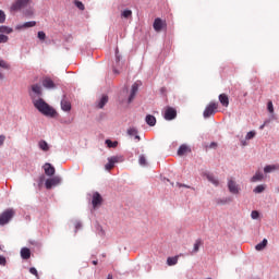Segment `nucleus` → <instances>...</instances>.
<instances>
[{"instance_id": "6e6d98bb", "label": "nucleus", "mask_w": 279, "mask_h": 279, "mask_svg": "<svg viewBox=\"0 0 279 279\" xmlns=\"http://www.w3.org/2000/svg\"><path fill=\"white\" fill-rule=\"evenodd\" d=\"M247 145V142L242 141V146L245 147Z\"/></svg>"}, {"instance_id": "c756f323", "label": "nucleus", "mask_w": 279, "mask_h": 279, "mask_svg": "<svg viewBox=\"0 0 279 279\" xmlns=\"http://www.w3.org/2000/svg\"><path fill=\"white\" fill-rule=\"evenodd\" d=\"M121 19H132V10L125 9L121 12Z\"/></svg>"}, {"instance_id": "49530a36", "label": "nucleus", "mask_w": 279, "mask_h": 279, "mask_svg": "<svg viewBox=\"0 0 279 279\" xmlns=\"http://www.w3.org/2000/svg\"><path fill=\"white\" fill-rule=\"evenodd\" d=\"M116 60L117 62L121 61V56H119V48H116Z\"/></svg>"}, {"instance_id": "412c9836", "label": "nucleus", "mask_w": 279, "mask_h": 279, "mask_svg": "<svg viewBox=\"0 0 279 279\" xmlns=\"http://www.w3.org/2000/svg\"><path fill=\"white\" fill-rule=\"evenodd\" d=\"M265 178V175L263 174V172H260V171H257L256 173H255V175H253L252 178H251V182H263V179Z\"/></svg>"}, {"instance_id": "c9c22d12", "label": "nucleus", "mask_w": 279, "mask_h": 279, "mask_svg": "<svg viewBox=\"0 0 279 279\" xmlns=\"http://www.w3.org/2000/svg\"><path fill=\"white\" fill-rule=\"evenodd\" d=\"M265 191V185L264 184H260V185H257L254 190H253V193H263Z\"/></svg>"}, {"instance_id": "5fc2aeb1", "label": "nucleus", "mask_w": 279, "mask_h": 279, "mask_svg": "<svg viewBox=\"0 0 279 279\" xmlns=\"http://www.w3.org/2000/svg\"><path fill=\"white\" fill-rule=\"evenodd\" d=\"M80 228H82V223L78 222V223H76V230Z\"/></svg>"}, {"instance_id": "c03bdc74", "label": "nucleus", "mask_w": 279, "mask_h": 279, "mask_svg": "<svg viewBox=\"0 0 279 279\" xmlns=\"http://www.w3.org/2000/svg\"><path fill=\"white\" fill-rule=\"evenodd\" d=\"M0 23H5V12L0 10Z\"/></svg>"}, {"instance_id": "a211bd4d", "label": "nucleus", "mask_w": 279, "mask_h": 279, "mask_svg": "<svg viewBox=\"0 0 279 279\" xmlns=\"http://www.w3.org/2000/svg\"><path fill=\"white\" fill-rule=\"evenodd\" d=\"M205 177L207 178L208 182L214 184V186H219V179H217L215 175L210 173H205Z\"/></svg>"}, {"instance_id": "2eb2a0df", "label": "nucleus", "mask_w": 279, "mask_h": 279, "mask_svg": "<svg viewBox=\"0 0 279 279\" xmlns=\"http://www.w3.org/2000/svg\"><path fill=\"white\" fill-rule=\"evenodd\" d=\"M61 110H63V112H71V101L66 98L61 100Z\"/></svg>"}, {"instance_id": "79ce46f5", "label": "nucleus", "mask_w": 279, "mask_h": 279, "mask_svg": "<svg viewBox=\"0 0 279 279\" xmlns=\"http://www.w3.org/2000/svg\"><path fill=\"white\" fill-rule=\"evenodd\" d=\"M258 217H260V214L257 210H253L251 213V218L252 219H258Z\"/></svg>"}, {"instance_id": "dca6fc26", "label": "nucleus", "mask_w": 279, "mask_h": 279, "mask_svg": "<svg viewBox=\"0 0 279 279\" xmlns=\"http://www.w3.org/2000/svg\"><path fill=\"white\" fill-rule=\"evenodd\" d=\"M21 257L23 260H29V258H32V251H29L27 247H23L21 250Z\"/></svg>"}, {"instance_id": "4c0bfd02", "label": "nucleus", "mask_w": 279, "mask_h": 279, "mask_svg": "<svg viewBox=\"0 0 279 279\" xmlns=\"http://www.w3.org/2000/svg\"><path fill=\"white\" fill-rule=\"evenodd\" d=\"M37 38H39V40H46L47 34H45V32H43V31H39L37 33Z\"/></svg>"}, {"instance_id": "7ed1b4c3", "label": "nucleus", "mask_w": 279, "mask_h": 279, "mask_svg": "<svg viewBox=\"0 0 279 279\" xmlns=\"http://www.w3.org/2000/svg\"><path fill=\"white\" fill-rule=\"evenodd\" d=\"M217 108H219L217 102H209L203 112L204 119H210L217 112Z\"/></svg>"}, {"instance_id": "de8ad7c7", "label": "nucleus", "mask_w": 279, "mask_h": 279, "mask_svg": "<svg viewBox=\"0 0 279 279\" xmlns=\"http://www.w3.org/2000/svg\"><path fill=\"white\" fill-rule=\"evenodd\" d=\"M5 143V135H0V147Z\"/></svg>"}, {"instance_id": "423d86ee", "label": "nucleus", "mask_w": 279, "mask_h": 279, "mask_svg": "<svg viewBox=\"0 0 279 279\" xmlns=\"http://www.w3.org/2000/svg\"><path fill=\"white\" fill-rule=\"evenodd\" d=\"M227 186L229 189V193L232 195H239V193H241V187H239V184H236V181L232 178L228 179Z\"/></svg>"}, {"instance_id": "aec40b11", "label": "nucleus", "mask_w": 279, "mask_h": 279, "mask_svg": "<svg viewBox=\"0 0 279 279\" xmlns=\"http://www.w3.org/2000/svg\"><path fill=\"white\" fill-rule=\"evenodd\" d=\"M145 122L150 128H154V125H156V117H154L153 114H147L146 118H145Z\"/></svg>"}, {"instance_id": "f03ea898", "label": "nucleus", "mask_w": 279, "mask_h": 279, "mask_svg": "<svg viewBox=\"0 0 279 279\" xmlns=\"http://www.w3.org/2000/svg\"><path fill=\"white\" fill-rule=\"evenodd\" d=\"M15 215L14 209L9 208L0 215V226H8Z\"/></svg>"}, {"instance_id": "3c124183", "label": "nucleus", "mask_w": 279, "mask_h": 279, "mask_svg": "<svg viewBox=\"0 0 279 279\" xmlns=\"http://www.w3.org/2000/svg\"><path fill=\"white\" fill-rule=\"evenodd\" d=\"M99 232H98V234L100 235V236H104V234H106V232L104 231V229H101V227H99Z\"/></svg>"}, {"instance_id": "393cba45", "label": "nucleus", "mask_w": 279, "mask_h": 279, "mask_svg": "<svg viewBox=\"0 0 279 279\" xmlns=\"http://www.w3.org/2000/svg\"><path fill=\"white\" fill-rule=\"evenodd\" d=\"M108 104V96L104 95L97 104V108L102 109Z\"/></svg>"}, {"instance_id": "37998d69", "label": "nucleus", "mask_w": 279, "mask_h": 279, "mask_svg": "<svg viewBox=\"0 0 279 279\" xmlns=\"http://www.w3.org/2000/svg\"><path fill=\"white\" fill-rule=\"evenodd\" d=\"M0 265H1L2 267H5V265H8V260H7L5 257L2 256V255H0Z\"/></svg>"}, {"instance_id": "4d7b16f0", "label": "nucleus", "mask_w": 279, "mask_h": 279, "mask_svg": "<svg viewBox=\"0 0 279 279\" xmlns=\"http://www.w3.org/2000/svg\"><path fill=\"white\" fill-rule=\"evenodd\" d=\"M113 73H116L117 75H119V71H117V69H113Z\"/></svg>"}, {"instance_id": "f704fd0d", "label": "nucleus", "mask_w": 279, "mask_h": 279, "mask_svg": "<svg viewBox=\"0 0 279 279\" xmlns=\"http://www.w3.org/2000/svg\"><path fill=\"white\" fill-rule=\"evenodd\" d=\"M74 5H76V8L78 10H82V11L85 10L84 3L82 1H80V0H74Z\"/></svg>"}, {"instance_id": "5701e85b", "label": "nucleus", "mask_w": 279, "mask_h": 279, "mask_svg": "<svg viewBox=\"0 0 279 279\" xmlns=\"http://www.w3.org/2000/svg\"><path fill=\"white\" fill-rule=\"evenodd\" d=\"M128 134L129 136H135L136 141H141V136H138V130H136L135 128H130L128 130Z\"/></svg>"}, {"instance_id": "72a5a7b5", "label": "nucleus", "mask_w": 279, "mask_h": 279, "mask_svg": "<svg viewBox=\"0 0 279 279\" xmlns=\"http://www.w3.org/2000/svg\"><path fill=\"white\" fill-rule=\"evenodd\" d=\"M138 163L141 167H147V158H145V155H140Z\"/></svg>"}, {"instance_id": "7c9ffc66", "label": "nucleus", "mask_w": 279, "mask_h": 279, "mask_svg": "<svg viewBox=\"0 0 279 279\" xmlns=\"http://www.w3.org/2000/svg\"><path fill=\"white\" fill-rule=\"evenodd\" d=\"M0 69H4V71H10L12 66L10 65V63H8V61L0 59Z\"/></svg>"}, {"instance_id": "864d4df0", "label": "nucleus", "mask_w": 279, "mask_h": 279, "mask_svg": "<svg viewBox=\"0 0 279 279\" xmlns=\"http://www.w3.org/2000/svg\"><path fill=\"white\" fill-rule=\"evenodd\" d=\"M265 125H267V122L264 123V124H262V125L259 126V130H264V129H265Z\"/></svg>"}, {"instance_id": "58836bf2", "label": "nucleus", "mask_w": 279, "mask_h": 279, "mask_svg": "<svg viewBox=\"0 0 279 279\" xmlns=\"http://www.w3.org/2000/svg\"><path fill=\"white\" fill-rule=\"evenodd\" d=\"M10 38L7 35L0 34V44L8 43Z\"/></svg>"}, {"instance_id": "6ab92c4d", "label": "nucleus", "mask_w": 279, "mask_h": 279, "mask_svg": "<svg viewBox=\"0 0 279 279\" xmlns=\"http://www.w3.org/2000/svg\"><path fill=\"white\" fill-rule=\"evenodd\" d=\"M38 147H39V149H41V151H49V149H51V147L45 140H41L38 142Z\"/></svg>"}, {"instance_id": "ea45409f", "label": "nucleus", "mask_w": 279, "mask_h": 279, "mask_svg": "<svg viewBox=\"0 0 279 279\" xmlns=\"http://www.w3.org/2000/svg\"><path fill=\"white\" fill-rule=\"evenodd\" d=\"M267 109H268V112H270V114H274V102L268 101Z\"/></svg>"}, {"instance_id": "ddd939ff", "label": "nucleus", "mask_w": 279, "mask_h": 279, "mask_svg": "<svg viewBox=\"0 0 279 279\" xmlns=\"http://www.w3.org/2000/svg\"><path fill=\"white\" fill-rule=\"evenodd\" d=\"M44 170L46 175H54L56 174V168L53 166H51V163H45L44 165Z\"/></svg>"}, {"instance_id": "1a4fd4ad", "label": "nucleus", "mask_w": 279, "mask_h": 279, "mask_svg": "<svg viewBox=\"0 0 279 279\" xmlns=\"http://www.w3.org/2000/svg\"><path fill=\"white\" fill-rule=\"evenodd\" d=\"M62 182V179L60 177H53L51 179L46 180V189H53V186H58Z\"/></svg>"}, {"instance_id": "13d9d810", "label": "nucleus", "mask_w": 279, "mask_h": 279, "mask_svg": "<svg viewBox=\"0 0 279 279\" xmlns=\"http://www.w3.org/2000/svg\"><path fill=\"white\" fill-rule=\"evenodd\" d=\"M92 263H93V265H97L98 262L97 260H93Z\"/></svg>"}, {"instance_id": "b1692460", "label": "nucleus", "mask_w": 279, "mask_h": 279, "mask_svg": "<svg viewBox=\"0 0 279 279\" xmlns=\"http://www.w3.org/2000/svg\"><path fill=\"white\" fill-rule=\"evenodd\" d=\"M267 239H264L260 243H258L257 245H255V250L257 252H263V250H265V247H267Z\"/></svg>"}, {"instance_id": "39448f33", "label": "nucleus", "mask_w": 279, "mask_h": 279, "mask_svg": "<svg viewBox=\"0 0 279 279\" xmlns=\"http://www.w3.org/2000/svg\"><path fill=\"white\" fill-rule=\"evenodd\" d=\"M178 117V110L173 107H166L163 111V119L166 121H173Z\"/></svg>"}, {"instance_id": "8fccbe9b", "label": "nucleus", "mask_w": 279, "mask_h": 279, "mask_svg": "<svg viewBox=\"0 0 279 279\" xmlns=\"http://www.w3.org/2000/svg\"><path fill=\"white\" fill-rule=\"evenodd\" d=\"M25 15H26V16H33V15H34V11H26V12H25Z\"/></svg>"}, {"instance_id": "6e6552de", "label": "nucleus", "mask_w": 279, "mask_h": 279, "mask_svg": "<svg viewBox=\"0 0 279 279\" xmlns=\"http://www.w3.org/2000/svg\"><path fill=\"white\" fill-rule=\"evenodd\" d=\"M120 160L121 157L118 156L109 157L108 162L105 165L106 170L110 171L111 169H114V165H117V162H120Z\"/></svg>"}, {"instance_id": "bb28decb", "label": "nucleus", "mask_w": 279, "mask_h": 279, "mask_svg": "<svg viewBox=\"0 0 279 279\" xmlns=\"http://www.w3.org/2000/svg\"><path fill=\"white\" fill-rule=\"evenodd\" d=\"M178 256H173V257H168L167 258V265L169 267H173V265H178Z\"/></svg>"}, {"instance_id": "603ef678", "label": "nucleus", "mask_w": 279, "mask_h": 279, "mask_svg": "<svg viewBox=\"0 0 279 279\" xmlns=\"http://www.w3.org/2000/svg\"><path fill=\"white\" fill-rule=\"evenodd\" d=\"M3 80H5V74H3L2 72H0V82H3Z\"/></svg>"}, {"instance_id": "0eeeda50", "label": "nucleus", "mask_w": 279, "mask_h": 279, "mask_svg": "<svg viewBox=\"0 0 279 279\" xmlns=\"http://www.w3.org/2000/svg\"><path fill=\"white\" fill-rule=\"evenodd\" d=\"M141 87V82H135L131 87V94L129 96V104H132L136 97V93H138V88Z\"/></svg>"}, {"instance_id": "4be33fe9", "label": "nucleus", "mask_w": 279, "mask_h": 279, "mask_svg": "<svg viewBox=\"0 0 279 279\" xmlns=\"http://www.w3.org/2000/svg\"><path fill=\"white\" fill-rule=\"evenodd\" d=\"M29 27H36V21L26 22L22 25H17L16 29H23V28H29Z\"/></svg>"}, {"instance_id": "2f4dec72", "label": "nucleus", "mask_w": 279, "mask_h": 279, "mask_svg": "<svg viewBox=\"0 0 279 279\" xmlns=\"http://www.w3.org/2000/svg\"><path fill=\"white\" fill-rule=\"evenodd\" d=\"M105 143H106L107 147L112 148V149H114L119 145V142H117V141L112 142L111 140H106Z\"/></svg>"}, {"instance_id": "a878e982", "label": "nucleus", "mask_w": 279, "mask_h": 279, "mask_svg": "<svg viewBox=\"0 0 279 279\" xmlns=\"http://www.w3.org/2000/svg\"><path fill=\"white\" fill-rule=\"evenodd\" d=\"M277 169H279L278 166L276 165H268L264 168V172L265 173H274V171H277Z\"/></svg>"}, {"instance_id": "e433bc0d", "label": "nucleus", "mask_w": 279, "mask_h": 279, "mask_svg": "<svg viewBox=\"0 0 279 279\" xmlns=\"http://www.w3.org/2000/svg\"><path fill=\"white\" fill-rule=\"evenodd\" d=\"M255 136H256V132L250 131L245 136V141H252V138H254Z\"/></svg>"}, {"instance_id": "bf43d9fd", "label": "nucleus", "mask_w": 279, "mask_h": 279, "mask_svg": "<svg viewBox=\"0 0 279 279\" xmlns=\"http://www.w3.org/2000/svg\"><path fill=\"white\" fill-rule=\"evenodd\" d=\"M107 279H112V275H108Z\"/></svg>"}, {"instance_id": "9b49d317", "label": "nucleus", "mask_w": 279, "mask_h": 279, "mask_svg": "<svg viewBox=\"0 0 279 279\" xmlns=\"http://www.w3.org/2000/svg\"><path fill=\"white\" fill-rule=\"evenodd\" d=\"M153 27L155 32H162V27H165V22L160 17H157L154 21Z\"/></svg>"}, {"instance_id": "09e8293b", "label": "nucleus", "mask_w": 279, "mask_h": 279, "mask_svg": "<svg viewBox=\"0 0 279 279\" xmlns=\"http://www.w3.org/2000/svg\"><path fill=\"white\" fill-rule=\"evenodd\" d=\"M210 149H217V143L216 142H211L209 145Z\"/></svg>"}, {"instance_id": "f8f14e48", "label": "nucleus", "mask_w": 279, "mask_h": 279, "mask_svg": "<svg viewBox=\"0 0 279 279\" xmlns=\"http://www.w3.org/2000/svg\"><path fill=\"white\" fill-rule=\"evenodd\" d=\"M43 86L44 88H48L49 90L56 88V83H53V80H51L50 77H45L43 80Z\"/></svg>"}, {"instance_id": "a19ab883", "label": "nucleus", "mask_w": 279, "mask_h": 279, "mask_svg": "<svg viewBox=\"0 0 279 279\" xmlns=\"http://www.w3.org/2000/svg\"><path fill=\"white\" fill-rule=\"evenodd\" d=\"M29 274H32L33 276H36L37 279H39L40 277L38 276V270L34 267L29 268Z\"/></svg>"}, {"instance_id": "9d476101", "label": "nucleus", "mask_w": 279, "mask_h": 279, "mask_svg": "<svg viewBox=\"0 0 279 279\" xmlns=\"http://www.w3.org/2000/svg\"><path fill=\"white\" fill-rule=\"evenodd\" d=\"M102 202H104V198L101 197V194H99V192H95L92 198V204L94 208H97V206H101Z\"/></svg>"}, {"instance_id": "473e14b6", "label": "nucleus", "mask_w": 279, "mask_h": 279, "mask_svg": "<svg viewBox=\"0 0 279 279\" xmlns=\"http://www.w3.org/2000/svg\"><path fill=\"white\" fill-rule=\"evenodd\" d=\"M12 32H14V29H12L11 27L0 26V34H12Z\"/></svg>"}, {"instance_id": "20e7f679", "label": "nucleus", "mask_w": 279, "mask_h": 279, "mask_svg": "<svg viewBox=\"0 0 279 279\" xmlns=\"http://www.w3.org/2000/svg\"><path fill=\"white\" fill-rule=\"evenodd\" d=\"M32 0H15L11 5V12H19L22 8H27Z\"/></svg>"}, {"instance_id": "f257e3e1", "label": "nucleus", "mask_w": 279, "mask_h": 279, "mask_svg": "<svg viewBox=\"0 0 279 279\" xmlns=\"http://www.w3.org/2000/svg\"><path fill=\"white\" fill-rule=\"evenodd\" d=\"M34 107L41 113L44 117H56L57 112L49 104H47L43 98L33 100Z\"/></svg>"}, {"instance_id": "4468645a", "label": "nucleus", "mask_w": 279, "mask_h": 279, "mask_svg": "<svg viewBox=\"0 0 279 279\" xmlns=\"http://www.w3.org/2000/svg\"><path fill=\"white\" fill-rule=\"evenodd\" d=\"M218 99H219L221 106H223L225 108H228V106H230V98H228V95L220 94Z\"/></svg>"}, {"instance_id": "f3484780", "label": "nucleus", "mask_w": 279, "mask_h": 279, "mask_svg": "<svg viewBox=\"0 0 279 279\" xmlns=\"http://www.w3.org/2000/svg\"><path fill=\"white\" fill-rule=\"evenodd\" d=\"M32 93H34V95H37V97L43 96V87L38 84H34L32 85Z\"/></svg>"}, {"instance_id": "c85d7f7f", "label": "nucleus", "mask_w": 279, "mask_h": 279, "mask_svg": "<svg viewBox=\"0 0 279 279\" xmlns=\"http://www.w3.org/2000/svg\"><path fill=\"white\" fill-rule=\"evenodd\" d=\"M189 151L187 145H181L178 149V156H184Z\"/></svg>"}, {"instance_id": "a18cd8bd", "label": "nucleus", "mask_w": 279, "mask_h": 279, "mask_svg": "<svg viewBox=\"0 0 279 279\" xmlns=\"http://www.w3.org/2000/svg\"><path fill=\"white\" fill-rule=\"evenodd\" d=\"M177 186H179V189H191V186L190 185H186V184H182V183H180V182H177V184H175Z\"/></svg>"}, {"instance_id": "cd10ccee", "label": "nucleus", "mask_w": 279, "mask_h": 279, "mask_svg": "<svg viewBox=\"0 0 279 279\" xmlns=\"http://www.w3.org/2000/svg\"><path fill=\"white\" fill-rule=\"evenodd\" d=\"M199 247H202V240H196L192 250V254H197V252H199Z\"/></svg>"}]
</instances>
